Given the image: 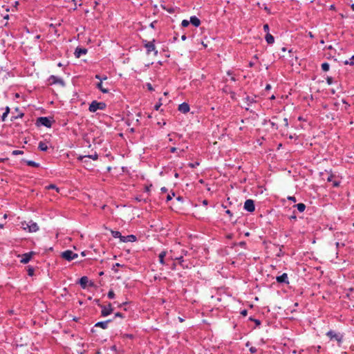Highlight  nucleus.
<instances>
[{"mask_svg":"<svg viewBox=\"0 0 354 354\" xmlns=\"http://www.w3.org/2000/svg\"><path fill=\"white\" fill-rule=\"evenodd\" d=\"M225 213H226L227 214H228L230 217H231V216H232V213L231 212V211H230V210H229V209L226 210V211H225Z\"/></svg>","mask_w":354,"mask_h":354,"instance_id":"bf43d9fd","label":"nucleus"},{"mask_svg":"<svg viewBox=\"0 0 354 354\" xmlns=\"http://www.w3.org/2000/svg\"><path fill=\"white\" fill-rule=\"evenodd\" d=\"M243 208L248 212H253L255 210L254 201L252 199H247L244 203Z\"/></svg>","mask_w":354,"mask_h":354,"instance_id":"6e6552de","label":"nucleus"},{"mask_svg":"<svg viewBox=\"0 0 354 354\" xmlns=\"http://www.w3.org/2000/svg\"><path fill=\"white\" fill-rule=\"evenodd\" d=\"M34 254L35 253L33 252H30L23 254L21 255V259L20 260V262L24 264L28 263L30 261V259Z\"/></svg>","mask_w":354,"mask_h":354,"instance_id":"9d476101","label":"nucleus"},{"mask_svg":"<svg viewBox=\"0 0 354 354\" xmlns=\"http://www.w3.org/2000/svg\"><path fill=\"white\" fill-rule=\"evenodd\" d=\"M276 281L279 283H286V284L289 283L288 277L287 273H283L281 275L277 276L276 277Z\"/></svg>","mask_w":354,"mask_h":354,"instance_id":"f8f14e48","label":"nucleus"},{"mask_svg":"<svg viewBox=\"0 0 354 354\" xmlns=\"http://www.w3.org/2000/svg\"><path fill=\"white\" fill-rule=\"evenodd\" d=\"M294 207H297V209H298V211L299 212H304V210L306 209V205L304 203H298V204L295 205Z\"/></svg>","mask_w":354,"mask_h":354,"instance_id":"393cba45","label":"nucleus"},{"mask_svg":"<svg viewBox=\"0 0 354 354\" xmlns=\"http://www.w3.org/2000/svg\"><path fill=\"white\" fill-rule=\"evenodd\" d=\"M174 196V193L173 192L171 194H168L167 196V201H169L172 199V196Z\"/></svg>","mask_w":354,"mask_h":354,"instance_id":"49530a36","label":"nucleus"},{"mask_svg":"<svg viewBox=\"0 0 354 354\" xmlns=\"http://www.w3.org/2000/svg\"><path fill=\"white\" fill-rule=\"evenodd\" d=\"M122 337H126V338H129V339H133L134 337V335H132V334H127V333H125V334H123L122 335Z\"/></svg>","mask_w":354,"mask_h":354,"instance_id":"a19ab883","label":"nucleus"},{"mask_svg":"<svg viewBox=\"0 0 354 354\" xmlns=\"http://www.w3.org/2000/svg\"><path fill=\"white\" fill-rule=\"evenodd\" d=\"M95 78L99 80L100 82H102L103 80H107V77L106 75L101 76L98 74L95 75Z\"/></svg>","mask_w":354,"mask_h":354,"instance_id":"7c9ffc66","label":"nucleus"},{"mask_svg":"<svg viewBox=\"0 0 354 354\" xmlns=\"http://www.w3.org/2000/svg\"><path fill=\"white\" fill-rule=\"evenodd\" d=\"M333 187H337L339 185V182L336 180L333 181Z\"/></svg>","mask_w":354,"mask_h":354,"instance_id":"864d4df0","label":"nucleus"},{"mask_svg":"<svg viewBox=\"0 0 354 354\" xmlns=\"http://www.w3.org/2000/svg\"><path fill=\"white\" fill-rule=\"evenodd\" d=\"M330 68V65L327 62H324L322 64V69L324 71H328Z\"/></svg>","mask_w":354,"mask_h":354,"instance_id":"c756f323","label":"nucleus"},{"mask_svg":"<svg viewBox=\"0 0 354 354\" xmlns=\"http://www.w3.org/2000/svg\"><path fill=\"white\" fill-rule=\"evenodd\" d=\"M239 245L241 246V247H245L246 243L245 241H241L239 243Z\"/></svg>","mask_w":354,"mask_h":354,"instance_id":"0e129e2a","label":"nucleus"},{"mask_svg":"<svg viewBox=\"0 0 354 354\" xmlns=\"http://www.w3.org/2000/svg\"><path fill=\"white\" fill-rule=\"evenodd\" d=\"M326 335L329 337L331 341H336L339 344H341L344 335L340 333L335 332L333 330H330L326 333Z\"/></svg>","mask_w":354,"mask_h":354,"instance_id":"f257e3e1","label":"nucleus"},{"mask_svg":"<svg viewBox=\"0 0 354 354\" xmlns=\"http://www.w3.org/2000/svg\"><path fill=\"white\" fill-rule=\"evenodd\" d=\"M61 257L68 261H71L76 258H77L78 254L77 253L73 252L70 250H67L63 252L61 254Z\"/></svg>","mask_w":354,"mask_h":354,"instance_id":"20e7f679","label":"nucleus"},{"mask_svg":"<svg viewBox=\"0 0 354 354\" xmlns=\"http://www.w3.org/2000/svg\"><path fill=\"white\" fill-rule=\"evenodd\" d=\"M241 314L243 315V316H246L247 314H248V310L246 309H244L243 310L241 311Z\"/></svg>","mask_w":354,"mask_h":354,"instance_id":"603ef678","label":"nucleus"},{"mask_svg":"<svg viewBox=\"0 0 354 354\" xmlns=\"http://www.w3.org/2000/svg\"><path fill=\"white\" fill-rule=\"evenodd\" d=\"M106 107V105L103 102H97L96 100H93L89 105L88 110L90 112L95 113L97 110H104Z\"/></svg>","mask_w":354,"mask_h":354,"instance_id":"f03ea898","label":"nucleus"},{"mask_svg":"<svg viewBox=\"0 0 354 354\" xmlns=\"http://www.w3.org/2000/svg\"><path fill=\"white\" fill-rule=\"evenodd\" d=\"M250 351L252 353H257V349L256 347H254V346H252L250 348Z\"/></svg>","mask_w":354,"mask_h":354,"instance_id":"de8ad7c7","label":"nucleus"},{"mask_svg":"<svg viewBox=\"0 0 354 354\" xmlns=\"http://www.w3.org/2000/svg\"><path fill=\"white\" fill-rule=\"evenodd\" d=\"M38 148H39V149H40L42 151H46L48 149V146H47V145L45 142H40L39 143Z\"/></svg>","mask_w":354,"mask_h":354,"instance_id":"a878e982","label":"nucleus"},{"mask_svg":"<svg viewBox=\"0 0 354 354\" xmlns=\"http://www.w3.org/2000/svg\"><path fill=\"white\" fill-rule=\"evenodd\" d=\"M156 24V21H153V22H151L149 25V26L152 28H155V24Z\"/></svg>","mask_w":354,"mask_h":354,"instance_id":"6e6d98bb","label":"nucleus"},{"mask_svg":"<svg viewBox=\"0 0 354 354\" xmlns=\"http://www.w3.org/2000/svg\"><path fill=\"white\" fill-rule=\"evenodd\" d=\"M115 317L124 318V314L118 312L115 314Z\"/></svg>","mask_w":354,"mask_h":354,"instance_id":"c03bdc74","label":"nucleus"},{"mask_svg":"<svg viewBox=\"0 0 354 354\" xmlns=\"http://www.w3.org/2000/svg\"><path fill=\"white\" fill-rule=\"evenodd\" d=\"M162 193H166L167 192V189L165 187H163L160 189Z\"/></svg>","mask_w":354,"mask_h":354,"instance_id":"13d9d810","label":"nucleus"},{"mask_svg":"<svg viewBox=\"0 0 354 354\" xmlns=\"http://www.w3.org/2000/svg\"><path fill=\"white\" fill-rule=\"evenodd\" d=\"M93 159V160H97L98 159V154L95 152L93 155H88V156H80L77 157V160L79 161H81L82 162H86V160L84 159Z\"/></svg>","mask_w":354,"mask_h":354,"instance_id":"9b49d317","label":"nucleus"},{"mask_svg":"<svg viewBox=\"0 0 354 354\" xmlns=\"http://www.w3.org/2000/svg\"><path fill=\"white\" fill-rule=\"evenodd\" d=\"M256 96H254V97H251V96H246L245 97V101L247 102L248 105H251L252 104L256 102Z\"/></svg>","mask_w":354,"mask_h":354,"instance_id":"b1692460","label":"nucleus"},{"mask_svg":"<svg viewBox=\"0 0 354 354\" xmlns=\"http://www.w3.org/2000/svg\"><path fill=\"white\" fill-rule=\"evenodd\" d=\"M36 124L39 126V125H41V126H44V127H50L51 125H52V122L51 120L47 118V117H39L37 119V122Z\"/></svg>","mask_w":354,"mask_h":354,"instance_id":"0eeeda50","label":"nucleus"},{"mask_svg":"<svg viewBox=\"0 0 354 354\" xmlns=\"http://www.w3.org/2000/svg\"><path fill=\"white\" fill-rule=\"evenodd\" d=\"M227 75L233 76V73H232V71H228L227 72Z\"/></svg>","mask_w":354,"mask_h":354,"instance_id":"338daca9","label":"nucleus"},{"mask_svg":"<svg viewBox=\"0 0 354 354\" xmlns=\"http://www.w3.org/2000/svg\"><path fill=\"white\" fill-rule=\"evenodd\" d=\"M27 272H28V274L29 276H33L34 275V272H35V270H34V268L32 267L28 266Z\"/></svg>","mask_w":354,"mask_h":354,"instance_id":"2f4dec72","label":"nucleus"},{"mask_svg":"<svg viewBox=\"0 0 354 354\" xmlns=\"http://www.w3.org/2000/svg\"><path fill=\"white\" fill-rule=\"evenodd\" d=\"M207 203H208V201H207V200H203V204L204 205H207Z\"/></svg>","mask_w":354,"mask_h":354,"instance_id":"774afa93","label":"nucleus"},{"mask_svg":"<svg viewBox=\"0 0 354 354\" xmlns=\"http://www.w3.org/2000/svg\"><path fill=\"white\" fill-rule=\"evenodd\" d=\"M26 225L27 227H24V228H28L30 232H35L39 230V227L37 224L35 222L30 221L28 223H27Z\"/></svg>","mask_w":354,"mask_h":354,"instance_id":"ddd939ff","label":"nucleus"},{"mask_svg":"<svg viewBox=\"0 0 354 354\" xmlns=\"http://www.w3.org/2000/svg\"><path fill=\"white\" fill-rule=\"evenodd\" d=\"M333 178H334V176H333V174H330V175L327 178V181H328V182H331V181H333Z\"/></svg>","mask_w":354,"mask_h":354,"instance_id":"3c124183","label":"nucleus"},{"mask_svg":"<svg viewBox=\"0 0 354 354\" xmlns=\"http://www.w3.org/2000/svg\"><path fill=\"white\" fill-rule=\"evenodd\" d=\"M98 306L102 308L101 315L102 317H106L111 315L113 311V308H112L111 303H109L107 306L102 304H98Z\"/></svg>","mask_w":354,"mask_h":354,"instance_id":"423d86ee","label":"nucleus"},{"mask_svg":"<svg viewBox=\"0 0 354 354\" xmlns=\"http://www.w3.org/2000/svg\"><path fill=\"white\" fill-rule=\"evenodd\" d=\"M166 254H167L166 251H162L158 255L159 262L162 265H165V257Z\"/></svg>","mask_w":354,"mask_h":354,"instance_id":"5701e85b","label":"nucleus"},{"mask_svg":"<svg viewBox=\"0 0 354 354\" xmlns=\"http://www.w3.org/2000/svg\"><path fill=\"white\" fill-rule=\"evenodd\" d=\"M96 87L103 93H108L109 90L103 86L102 82H100L96 84Z\"/></svg>","mask_w":354,"mask_h":354,"instance_id":"412c9836","label":"nucleus"},{"mask_svg":"<svg viewBox=\"0 0 354 354\" xmlns=\"http://www.w3.org/2000/svg\"><path fill=\"white\" fill-rule=\"evenodd\" d=\"M189 23L195 27H198L201 25V20L196 16H192L190 17Z\"/></svg>","mask_w":354,"mask_h":354,"instance_id":"a211bd4d","label":"nucleus"},{"mask_svg":"<svg viewBox=\"0 0 354 354\" xmlns=\"http://www.w3.org/2000/svg\"><path fill=\"white\" fill-rule=\"evenodd\" d=\"M136 241H137V237L133 234L122 236V237H121V242H123V243L135 242Z\"/></svg>","mask_w":354,"mask_h":354,"instance_id":"4468645a","label":"nucleus"},{"mask_svg":"<svg viewBox=\"0 0 354 354\" xmlns=\"http://www.w3.org/2000/svg\"><path fill=\"white\" fill-rule=\"evenodd\" d=\"M270 88H271V85H270V84H267V85L266 86V91H268V90H270Z\"/></svg>","mask_w":354,"mask_h":354,"instance_id":"69168bd1","label":"nucleus"},{"mask_svg":"<svg viewBox=\"0 0 354 354\" xmlns=\"http://www.w3.org/2000/svg\"><path fill=\"white\" fill-rule=\"evenodd\" d=\"M88 282V279L86 276L82 277L79 281V283L82 288H85L86 287Z\"/></svg>","mask_w":354,"mask_h":354,"instance_id":"6ab92c4d","label":"nucleus"},{"mask_svg":"<svg viewBox=\"0 0 354 354\" xmlns=\"http://www.w3.org/2000/svg\"><path fill=\"white\" fill-rule=\"evenodd\" d=\"M176 151H177L176 147H173L170 149V152H171V153H175V152H176Z\"/></svg>","mask_w":354,"mask_h":354,"instance_id":"4d7b16f0","label":"nucleus"},{"mask_svg":"<svg viewBox=\"0 0 354 354\" xmlns=\"http://www.w3.org/2000/svg\"><path fill=\"white\" fill-rule=\"evenodd\" d=\"M111 321H112L111 319H108L106 321L97 322L95 324V327H100V328H102L103 329H106L108 327V324L109 322H111Z\"/></svg>","mask_w":354,"mask_h":354,"instance_id":"f3484780","label":"nucleus"},{"mask_svg":"<svg viewBox=\"0 0 354 354\" xmlns=\"http://www.w3.org/2000/svg\"><path fill=\"white\" fill-rule=\"evenodd\" d=\"M176 260H178V263L179 265L183 268H189V266L187 264L185 265L184 263L185 261L183 259V256H180V257H176L175 258Z\"/></svg>","mask_w":354,"mask_h":354,"instance_id":"aec40b11","label":"nucleus"},{"mask_svg":"<svg viewBox=\"0 0 354 354\" xmlns=\"http://www.w3.org/2000/svg\"><path fill=\"white\" fill-rule=\"evenodd\" d=\"M8 114L7 113H3L2 116H1V120L2 121H5L6 118H7V116H8Z\"/></svg>","mask_w":354,"mask_h":354,"instance_id":"09e8293b","label":"nucleus"},{"mask_svg":"<svg viewBox=\"0 0 354 354\" xmlns=\"http://www.w3.org/2000/svg\"><path fill=\"white\" fill-rule=\"evenodd\" d=\"M279 120V117L278 115H274L271 118L270 120H269V123L271 125V128L273 130H277L279 127V125L277 122V120Z\"/></svg>","mask_w":354,"mask_h":354,"instance_id":"1a4fd4ad","label":"nucleus"},{"mask_svg":"<svg viewBox=\"0 0 354 354\" xmlns=\"http://www.w3.org/2000/svg\"><path fill=\"white\" fill-rule=\"evenodd\" d=\"M107 297H109V299H112L115 297V293L113 292V290H110L107 294Z\"/></svg>","mask_w":354,"mask_h":354,"instance_id":"72a5a7b5","label":"nucleus"},{"mask_svg":"<svg viewBox=\"0 0 354 354\" xmlns=\"http://www.w3.org/2000/svg\"><path fill=\"white\" fill-rule=\"evenodd\" d=\"M87 53V49L84 48H77L75 51V55L76 57L79 58L82 55H86Z\"/></svg>","mask_w":354,"mask_h":354,"instance_id":"dca6fc26","label":"nucleus"},{"mask_svg":"<svg viewBox=\"0 0 354 354\" xmlns=\"http://www.w3.org/2000/svg\"><path fill=\"white\" fill-rule=\"evenodd\" d=\"M111 233L113 237L118 238L121 241V237H122V235L119 231L111 230Z\"/></svg>","mask_w":354,"mask_h":354,"instance_id":"bb28decb","label":"nucleus"},{"mask_svg":"<svg viewBox=\"0 0 354 354\" xmlns=\"http://www.w3.org/2000/svg\"><path fill=\"white\" fill-rule=\"evenodd\" d=\"M142 43L144 44L145 48L147 50V54L149 55L151 52H154V55H158V50L156 48L155 46V39H153L151 41H147V40H142Z\"/></svg>","mask_w":354,"mask_h":354,"instance_id":"7ed1b4c3","label":"nucleus"},{"mask_svg":"<svg viewBox=\"0 0 354 354\" xmlns=\"http://www.w3.org/2000/svg\"><path fill=\"white\" fill-rule=\"evenodd\" d=\"M288 199L289 201H292L293 202H296L297 201L296 198L295 196H288Z\"/></svg>","mask_w":354,"mask_h":354,"instance_id":"5fc2aeb1","label":"nucleus"},{"mask_svg":"<svg viewBox=\"0 0 354 354\" xmlns=\"http://www.w3.org/2000/svg\"><path fill=\"white\" fill-rule=\"evenodd\" d=\"M342 102L346 104L345 109H346L350 105L346 102L345 100H342Z\"/></svg>","mask_w":354,"mask_h":354,"instance_id":"e2e57ef3","label":"nucleus"},{"mask_svg":"<svg viewBox=\"0 0 354 354\" xmlns=\"http://www.w3.org/2000/svg\"><path fill=\"white\" fill-rule=\"evenodd\" d=\"M178 111L183 113H187L189 111V105L187 102H183L178 106Z\"/></svg>","mask_w":354,"mask_h":354,"instance_id":"2eb2a0df","label":"nucleus"},{"mask_svg":"<svg viewBox=\"0 0 354 354\" xmlns=\"http://www.w3.org/2000/svg\"><path fill=\"white\" fill-rule=\"evenodd\" d=\"M162 104L159 102L158 104H156L154 106L155 110L158 111L160 107L161 106Z\"/></svg>","mask_w":354,"mask_h":354,"instance_id":"8fccbe9b","label":"nucleus"},{"mask_svg":"<svg viewBox=\"0 0 354 354\" xmlns=\"http://www.w3.org/2000/svg\"><path fill=\"white\" fill-rule=\"evenodd\" d=\"M265 39L268 44H272L274 42V38L270 33H266Z\"/></svg>","mask_w":354,"mask_h":354,"instance_id":"4be33fe9","label":"nucleus"},{"mask_svg":"<svg viewBox=\"0 0 354 354\" xmlns=\"http://www.w3.org/2000/svg\"><path fill=\"white\" fill-rule=\"evenodd\" d=\"M12 154L13 156L21 155L24 154V151L21 150H14L12 151Z\"/></svg>","mask_w":354,"mask_h":354,"instance_id":"c9c22d12","label":"nucleus"},{"mask_svg":"<svg viewBox=\"0 0 354 354\" xmlns=\"http://www.w3.org/2000/svg\"><path fill=\"white\" fill-rule=\"evenodd\" d=\"M326 82L328 85H331L333 83V79L332 77H326Z\"/></svg>","mask_w":354,"mask_h":354,"instance_id":"58836bf2","label":"nucleus"},{"mask_svg":"<svg viewBox=\"0 0 354 354\" xmlns=\"http://www.w3.org/2000/svg\"><path fill=\"white\" fill-rule=\"evenodd\" d=\"M198 165H199V162H190V163L188 164V166L190 168H195V167H196Z\"/></svg>","mask_w":354,"mask_h":354,"instance_id":"e433bc0d","label":"nucleus"},{"mask_svg":"<svg viewBox=\"0 0 354 354\" xmlns=\"http://www.w3.org/2000/svg\"><path fill=\"white\" fill-rule=\"evenodd\" d=\"M24 113H19L17 115L12 116L11 121H13L18 118H21L24 116Z\"/></svg>","mask_w":354,"mask_h":354,"instance_id":"f704fd0d","label":"nucleus"},{"mask_svg":"<svg viewBox=\"0 0 354 354\" xmlns=\"http://www.w3.org/2000/svg\"><path fill=\"white\" fill-rule=\"evenodd\" d=\"M249 320L254 322V323H255V324L257 326H260L261 325V321L259 319H254V318L250 317L249 318Z\"/></svg>","mask_w":354,"mask_h":354,"instance_id":"473e14b6","label":"nucleus"},{"mask_svg":"<svg viewBox=\"0 0 354 354\" xmlns=\"http://www.w3.org/2000/svg\"><path fill=\"white\" fill-rule=\"evenodd\" d=\"M48 82L49 85L59 84L62 86L65 85L64 81L62 78L53 75L48 77Z\"/></svg>","mask_w":354,"mask_h":354,"instance_id":"39448f33","label":"nucleus"},{"mask_svg":"<svg viewBox=\"0 0 354 354\" xmlns=\"http://www.w3.org/2000/svg\"><path fill=\"white\" fill-rule=\"evenodd\" d=\"M263 30L266 32V33H270L269 32V30H270V28H269V26L268 24H266L263 25Z\"/></svg>","mask_w":354,"mask_h":354,"instance_id":"79ce46f5","label":"nucleus"},{"mask_svg":"<svg viewBox=\"0 0 354 354\" xmlns=\"http://www.w3.org/2000/svg\"><path fill=\"white\" fill-rule=\"evenodd\" d=\"M146 86L147 89L150 91H153L154 90L151 83H147Z\"/></svg>","mask_w":354,"mask_h":354,"instance_id":"37998d69","label":"nucleus"},{"mask_svg":"<svg viewBox=\"0 0 354 354\" xmlns=\"http://www.w3.org/2000/svg\"><path fill=\"white\" fill-rule=\"evenodd\" d=\"M189 24V21L187 20V19H184L182 21V23H181V26L183 27H187Z\"/></svg>","mask_w":354,"mask_h":354,"instance_id":"4c0bfd02","label":"nucleus"},{"mask_svg":"<svg viewBox=\"0 0 354 354\" xmlns=\"http://www.w3.org/2000/svg\"><path fill=\"white\" fill-rule=\"evenodd\" d=\"M4 113H7L8 114H9V113H10V108H9V106H6L5 108V112Z\"/></svg>","mask_w":354,"mask_h":354,"instance_id":"680f3d73","label":"nucleus"},{"mask_svg":"<svg viewBox=\"0 0 354 354\" xmlns=\"http://www.w3.org/2000/svg\"><path fill=\"white\" fill-rule=\"evenodd\" d=\"M24 161L28 166L33 167H39V164L37 162H35V161H32V160H24Z\"/></svg>","mask_w":354,"mask_h":354,"instance_id":"cd10ccee","label":"nucleus"},{"mask_svg":"<svg viewBox=\"0 0 354 354\" xmlns=\"http://www.w3.org/2000/svg\"><path fill=\"white\" fill-rule=\"evenodd\" d=\"M283 122V124H284V126L286 127H288V118H283L282 119Z\"/></svg>","mask_w":354,"mask_h":354,"instance_id":"a18cd8bd","label":"nucleus"},{"mask_svg":"<svg viewBox=\"0 0 354 354\" xmlns=\"http://www.w3.org/2000/svg\"><path fill=\"white\" fill-rule=\"evenodd\" d=\"M47 189H56V191H57V192H59V188H57V187H56V185H54V184H50V185H49L47 187Z\"/></svg>","mask_w":354,"mask_h":354,"instance_id":"ea45409f","label":"nucleus"},{"mask_svg":"<svg viewBox=\"0 0 354 354\" xmlns=\"http://www.w3.org/2000/svg\"><path fill=\"white\" fill-rule=\"evenodd\" d=\"M344 64L345 65L353 66L354 65V55L353 56H351V57L348 60L344 61Z\"/></svg>","mask_w":354,"mask_h":354,"instance_id":"c85d7f7f","label":"nucleus"},{"mask_svg":"<svg viewBox=\"0 0 354 354\" xmlns=\"http://www.w3.org/2000/svg\"><path fill=\"white\" fill-rule=\"evenodd\" d=\"M290 220H296L297 219V216L294 214L293 215L290 216Z\"/></svg>","mask_w":354,"mask_h":354,"instance_id":"052dcab7","label":"nucleus"}]
</instances>
